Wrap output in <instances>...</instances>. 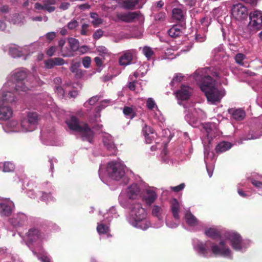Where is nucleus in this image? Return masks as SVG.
Here are the masks:
<instances>
[{
	"label": "nucleus",
	"instance_id": "obj_1",
	"mask_svg": "<svg viewBox=\"0 0 262 262\" xmlns=\"http://www.w3.org/2000/svg\"><path fill=\"white\" fill-rule=\"evenodd\" d=\"M210 71L209 68H205L195 71V78L200 80V88L205 93L208 101L212 103L219 102L222 98L225 95L226 92L224 89L218 88L215 81L213 80L211 76L206 75Z\"/></svg>",
	"mask_w": 262,
	"mask_h": 262
},
{
	"label": "nucleus",
	"instance_id": "obj_2",
	"mask_svg": "<svg viewBox=\"0 0 262 262\" xmlns=\"http://www.w3.org/2000/svg\"><path fill=\"white\" fill-rule=\"evenodd\" d=\"M27 76V72L23 69H18L15 71L12 75V79L9 80L3 86L2 96L9 101H14L16 99L15 92L28 90L24 80Z\"/></svg>",
	"mask_w": 262,
	"mask_h": 262
},
{
	"label": "nucleus",
	"instance_id": "obj_3",
	"mask_svg": "<svg viewBox=\"0 0 262 262\" xmlns=\"http://www.w3.org/2000/svg\"><path fill=\"white\" fill-rule=\"evenodd\" d=\"M194 249L200 255L205 257H210L212 254L226 257L230 256L231 254L230 250L225 246L223 242L220 243V246L212 245L209 241L205 243L198 242L194 245Z\"/></svg>",
	"mask_w": 262,
	"mask_h": 262
},
{
	"label": "nucleus",
	"instance_id": "obj_4",
	"mask_svg": "<svg viewBox=\"0 0 262 262\" xmlns=\"http://www.w3.org/2000/svg\"><path fill=\"white\" fill-rule=\"evenodd\" d=\"M130 213L127 217L128 223L133 226L145 230L151 224L147 219V213L140 203H134L130 205Z\"/></svg>",
	"mask_w": 262,
	"mask_h": 262
},
{
	"label": "nucleus",
	"instance_id": "obj_5",
	"mask_svg": "<svg viewBox=\"0 0 262 262\" xmlns=\"http://www.w3.org/2000/svg\"><path fill=\"white\" fill-rule=\"evenodd\" d=\"M66 123L71 130L79 133L83 140L92 142L94 133L86 124L79 122L78 119L73 116L66 121Z\"/></svg>",
	"mask_w": 262,
	"mask_h": 262
},
{
	"label": "nucleus",
	"instance_id": "obj_6",
	"mask_svg": "<svg viewBox=\"0 0 262 262\" xmlns=\"http://www.w3.org/2000/svg\"><path fill=\"white\" fill-rule=\"evenodd\" d=\"M124 165L121 162L111 161L106 166L108 176L112 179L119 181L125 176Z\"/></svg>",
	"mask_w": 262,
	"mask_h": 262
},
{
	"label": "nucleus",
	"instance_id": "obj_7",
	"mask_svg": "<svg viewBox=\"0 0 262 262\" xmlns=\"http://www.w3.org/2000/svg\"><path fill=\"white\" fill-rule=\"evenodd\" d=\"M248 28L251 32H257L262 29V12L255 10L249 14Z\"/></svg>",
	"mask_w": 262,
	"mask_h": 262
},
{
	"label": "nucleus",
	"instance_id": "obj_8",
	"mask_svg": "<svg viewBox=\"0 0 262 262\" xmlns=\"http://www.w3.org/2000/svg\"><path fill=\"white\" fill-rule=\"evenodd\" d=\"M226 237L231 244V246L236 251H242L246 249L247 242L243 241L239 234L234 232H228L226 234Z\"/></svg>",
	"mask_w": 262,
	"mask_h": 262
},
{
	"label": "nucleus",
	"instance_id": "obj_9",
	"mask_svg": "<svg viewBox=\"0 0 262 262\" xmlns=\"http://www.w3.org/2000/svg\"><path fill=\"white\" fill-rule=\"evenodd\" d=\"M15 99L14 102H15ZM13 101H9L6 98L2 96V90L0 94V120H6L9 119L12 115V109L8 106V103H12Z\"/></svg>",
	"mask_w": 262,
	"mask_h": 262
},
{
	"label": "nucleus",
	"instance_id": "obj_10",
	"mask_svg": "<svg viewBox=\"0 0 262 262\" xmlns=\"http://www.w3.org/2000/svg\"><path fill=\"white\" fill-rule=\"evenodd\" d=\"M231 14L236 19L241 20L247 17L248 10L243 4H236L233 5L231 8Z\"/></svg>",
	"mask_w": 262,
	"mask_h": 262
},
{
	"label": "nucleus",
	"instance_id": "obj_11",
	"mask_svg": "<svg viewBox=\"0 0 262 262\" xmlns=\"http://www.w3.org/2000/svg\"><path fill=\"white\" fill-rule=\"evenodd\" d=\"M14 208V204L9 200L0 203V215L1 216H10Z\"/></svg>",
	"mask_w": 262,
	"mask_h": 262
},
{
	"label": "nucleus",
	"instance_id": "obj_12",
	"mask_svg": "<svg viewBox=\"0 0 262 262\" xmlns=\"http://www.w3.org/2000/svg\"><path fill=\"white\" fill-rule=\"evenodd\" d=\"M138 17L136 12L117 13L116 14V21H121L125 23H131Z\"/></svg>",
	"mask_w": 262,
	"mask_h": 262
},
{
	"label": "nucleus",
	"instance_id": "obj_13",
	"mask_svg": "<svg viewBox=\"0 0 262 262\" xmlns=\"http://www.w3.org/2000/svg\"><path fill=\"white\" fill-rule=\"evenodd\" d=\"M192 93V90L189 86L183 85L176 92V95L179 100H186L189 98Z\"/></svg>",
	"mask_w": 262,
	"mask_h": 262
},
{
	"label": "nucleus",
	"instance_id": "obj_14",
	"mask_svg": "<svg viewBox=\"0 0 262 262\" xmlns=\"http://www.w3.org/2000/svg\"><path fill=\"white\" fill-rule=\"evenodd\" d=\"M27 239L30 243L44 239L42 234L37 229H30L26 234Z\"/></svg>",
	"mask_w": 262,
	"mask_h": 262
},
{
	"label": "nucleus",
	"instance_id": "obj_15",
	"mask_svg": "<svg viewBox=\"0 0 262 262\" xmlns=\"http://www.w3.org/2000/svg\"><path fill=\"white\" fill-rule=\"evenodd\" d=\"M27 220V217L25 214L18 212L10 219V222L13 226L17 227L22 226Z\"/></svg>",
	"mask_w": 262,
	"mask_h": 262
},
{
	"label": "nucleus",
	"instance_id": "obj_16",
	"mask_svg": "<svg viewBox=\"0 0 262 262\" xmlns=\"http://www.w3.org/2000/svg\"><path fill=\"white\" fill-rule=\"evenodd\" d=\"M142 132L145 138V141L148 144L151 143L157 136L153 129L146 124L143 127Z\"/></svg>",
	"mask_w": 262,
	"mask_h": 262
},
{
	"label": "nucleus",
	"instance_id": "obj_17",
	"mask_svg": "<svg viewBox=\"0 0 262 262\" xmlns=\"http://www.w3.org/2000/svg\"><path fill=\"white\" fill-rule=\"evenodd\" d=\"M103 142L106 148L111 152V154H115L116 147L114 143L112 137L110 135H106L104 136Z\"/></svg>",
	"mask_w": 262,
	"mask_h": 262
},
{
	"label": "nucleus",
	"instance_id": "obj_18",
	"mask_svg": "<svg viewBox=\"0 0 262 262\" xmlns=\"http://www.w3.org/2000/svg\"><path fill=\"white\" fill-rule=\"evenodd\" d=\"M126 194L130 199H136L140 195V189L139 186L133 184L127 188Z\"/></svg>",
	"mask_w": 262,
	"mask_h": 262
},
{
	"label": "nucleus",
	"instance_id": "obj_19",
	"mask_svg": "<svg viewBox=\"0 0 262 262\" xmlns=\"http://www.w3.org/2000/svg\"><path fill=\"white\" fill-rule=\"evenodd\" d=\"M21 127L22 132H28L33 131L36 128L37 126L26 118L21 121Z\"/></svg>",
	"mask_w": 262,
	"mask_h": 262
},
{
	"label": "nucleus",
	"instance_id": "obj_20",
	"mask_svg": "<svg viewBox=\"0 0 262 262\" xmlns=\"http://www.w3.org/2000/svg\"><path fill=\"white\" fill-rule=\"evenodd\" d=\"M21 127L22 132H28L33 131L36 128L37 126L26 118L21 121Z\"/></svg>",
	"mask_w": 262,
	"mask_h": 262
},
{
	"label": "nucleus",
	"instance_id": "obj_21",
	"mask_svg": "<svg viewBox=\"0 0 262 262\" xmlns=\"http://www.w3.org/2000/svg\"><path fill=\"white\" fill-rule=\"evenodd\" d=\"M4 129L6 132H21V124H19L15 120H11L7 123L5 127H4Z\"/></svg>",
	"mask_w": 262,
	"mask_h": 262
},
{
	"label": "nucleus",
	"instance_id": "obj_22",
	"mask_svg": "<svg viewBox=\"0 0 262 262\" xmlns=\"http://www.w3.org/2000/svg\"><path fill=\"white\" fill-rule=\"evenodd\" d=\"M228 112L236 120H242L245 117V113L242 109L230 108L228 110Z\"/></svg>",
	"mask_w": 262,
	"mask_h": 262
},
{
	"label": "nucleus",
	"instance_id": "obj_23",
	"mask_svg": "<svg viewBox=\"0 0 262 262\" xmlns=\"http://www.w3.org/2000/svg\"><path fill=\"white\" fill-rule=\"evenodd\" d=\"M203 130L208 138H212L215 134V124L206 123L202 125Z\"/></svg>",
	"mask_w": 262,
	"mask_h": 262
},
{
	"label": "nucleus",
	"instance_id": "obj_24",
	"mask_svg": "<svg viewBox=\"0 0 262 262\" xmlns=\"http://www.w3.org/2000/svg\"><path fill=\"white\" fill-rule=\"evenodd\" d=\"M171 209L172 215L174 219L179 220L180 219L179 214L180 210V204L177 199H173L172 200L171 203Z\"/></svg>",
	"mask_w": 262,
	"mask_h": 262
},
{
	"label": "nucleus",
	"instance_id": "obj_25",
	"mask_svg": "<svg viewBox=\"0 0 262 262\" xmlns=\"http://www.w3.org/2000/svg\"><path fill=\"white\" fill-rule=\"evenodd\" d=\"M9 54L13 57H19L23 55L21 48L19 47L13 45L9 47Z\"/></svg>",
	"mask_w": 262,
	"mask_h": 262
},
{
	"label": "nucleus",
	"instance_id": "obj_26",
	"mask_svg": "<svg viewBox=\"0 0 262 262\" xmlns=\"http://www.w3.org/2000/svg\"><path fill=\"white\" fill-rule=\"evenodd\" d=\"M185 219L187 224L190 226L194 227L199 224L197 219L189 211L186 212Z\"/></svg>",
	"mask_w": 262,
	"mask_h": 262
},
{
	"label": "nucleus",
	"instance_id": "obj_27",
	"mask_svg": "<svg viewBox=\"0 0 262 262\" xmlns=\"http://www.w3.org/2000/svg\"><path fill=\"white\" fill-rule=\"evenodd\" d=\"M133 59V55L129 52H126L122 55L119 59V63L121 66H127L130 63Z\"/></svg>",
	"mask_w": 262,
	"mask_h": 262
},
{
	"label": "nucleus",
	"instance_id": "obj_28",
	"mask_svg": "<svg viewBox=\"0 0 262 262\" xmlns=\"http://www.w3.org/2000/svg\"><path fill=\"white\" fill-rule=\"evenodd\" d=\"M183 27L180 25H174L168 30V34L172 37L179 36L182 32Z\"/></svg>",
	"mask_w": 262,
	"mask_h": 262
},
{
	"label": "nucleus",
	"instance_id": "obj_29",
	"mask_svg": "<svg viewBox=\"0 0 262 262\" xmlns=\"http://www.w3.org/2000/svg\"><path fill=\"white\" fill-rule=\"evenodd\" d=\"M231 147L232 144L230 142L224 141L217 144L215 150L217 152H223L229 150Z\"/></svg>",
	"mask_w": 262,
	"mask_h": 262
},
{
	"label": "nucleus",
	"instance_id": "obj_30",
	"mask_svg": "<svg viewBox=\"0 0 262 262\" xmlns=\"http://www.w3.org/2000/svg\"><path fill=\"white\" fill-rule=\"evenodd\" d=\"M204 233L206 236L212 238H217L220 235V231L214 228L206 229Z\"/></svg>",
	"mask_w": 262,
	"mask_h": 262
},
{
	"label": "nucleus",
	"instance_id": "obj_31",
	"mask_svg": "<svg viewBox=\"0 0 262 262\" xmlns=\"http://www.w3.org/2000/svg\"><path fill=\"white\" fill-rule=\"evenodd\" d=\"M138 3V0H124L122 2V6L126 9H133Z\"/></svg>",
	"mask_w": 262,
	"mask_h": 262
},
{
	"label": "nucleus",
	"instance_id": "obj_32",
	"mask_svg": "<svg viewBox=\"0 0 262 262\" xmlns=\"http://www.w3.org/2000/svg\"><path fill=\"white\" fill-rule=\"evenodd\" d=\"M68 46L73 53L78 50L79 47V42L77 39L74 38H69L68 39Z\"/></svg>",
	"mask_w": 262,
	"mask_h": 262
},
{
	"label": "nucleus",
	"instance_id": "obj_33",
	"mask_svg": "<svg viewBox=\"0 0 262 262\" xmlns=\"http://www.w3.org/2000/svg\"><path fill=\"white\" fill-rule=\"evenodd\" d=\"M172 17L176 20H181L184 17L183 11L180 8H174L172 10Z\"/></svg>",
	"mask_w": 262,
	"mask_h": 262
},
{
	"label": "nucleus",
	"instance_id": "obj_34",
	"mask_svg": "<svg viewBox=\"0 0 262 262\" xmlns=\"http://www.w3.org/2000/svg\"><path fill=\"white\" fill-rule=\"evenodd\" d=\"M90 16L92 18H93V20L92 21V24L95 27H98L100 24H101L103 22L102 19L99 17L97 13L95 12L90 13Z\"/></svg>",
	"mask_w": 262,
	"mask_h": 262
},
{
	"label": "nucleus",
	"instance_id": "obj_35",
	"mask_svg": "<svg viewBox=\"0 0 262 262\" xmlns=\"http://www.w3.org/2000/svg\"><path fill=\"white\" fill-rule=\"evenodd\" d=\"M163 212V209L162 207L155 205L152 209V215L156 216L159 220L162 219L161 215Z\"/></svg>",
	"mask_w": 262,
	"mask_h": 262
},
{
	"label": "nucleus",
	"instance_id": "obj_36",
	"mask_svg": "<svg viewBox=\"0 0 262 262\" xmlns=\"http://www.w3.org/2000/svg\"><path fill=\"white\" fill-rule=\"evenodd\" d=\"M61 56L63 57H72L74 56V53L71 50V48L68 46V43L64 46L62 49H60Z\"/></svg>",
	"mask_w": 262,
	"mask_h": 262
},
{
	"label": "nucleus",
	"instance_id": "obj_37",
	"mask_svg": "<svg viewBox=\"0 0 262 262\" xmlns=\"http://www.w3.org/2000/svg\"><path fill=\"white\" fill-rule=\"evenodd\" d=\"M34 8L35 9L37 10H45L49 13L52 12L54 11L55 10V7H47L43 3L42 5H41L38 3H36L35 4Z\"/></svg>",
	"mask_w": 262,
	"mask_h": 262
},
{
	"label": "nucleus",
	"instance_id": "obj_38",
	"mask_svg": "<svg viewBox=\"0 0 262 262\" xmlns=\"http://www.w3.org/2000/svg\"><path fill=\"white\" fill-rule=\"evenodd\" d=\"M157 195L154 191L148 190L147 191V196H146L145 200L148 204L150 205L155 201Z\"/></svg>",
	"mask_w": 262,
	"mask_h": 262
},
{
	"label": "nucleus",
	"instance_id": "obj_39",
	"mask_svg": "<svg viewBox=\"0 0 262 262\" xmlns=\"http://www.w3.org/2000/svg\"><path fill=\"white\" fill-rule=\"evenodd\" d=\"M142 53L148 60L150 59L154 54L152 49L148 46H144L142 48Z\"/></svg>",
	"mask_w": 262,
	"mask_h": 262
},
{
	"label": "nucleus",
	"instance_id": "obj_40",
	"mask_svg": "<svg viewBox=\"0 0 262 262\" xmlns=\"http://www.w3.org/2000/svg\"><path fill=\"white\" fill-rule=\"evenodd\" d=\"M26 118L35 124V125H37L39 118L38 115L36 113L30 112L27 114Z\"/></svg>",
	"mask_w": 262,
	"mask_h": 262
},
{
	"label": "nucleus",
	"instance_id": "obj_41",
	"mask_svg": "<svg viewBox=\"0 0 262 262\" xmlns=\"http://www.w3.org/2000/svg\"><path fill=\"white\" fill-rule=\"evenodd\" d=\"M123 112L127 117L130 119H133L136 116V113L130 107L125 106L123 108Z\"/></svg>",
	"mask_w": 262,
	"mask_h": 262
},
{
	"label": "nucleus",
	"instance_id": "obj_42",
	"mask_svg": "<svg viewBox=\"0 0 262 262\" xmlns=\"http://www.w3.org/2000/svg\"><path fill=\"white\" fill-rule=\"evenodd\" d=\"M15 169V166L13 163L10 162H6L4 164L3 171L11 172Z\"/></svg>",
	"mask_w": 262,
	"mask_h": 262
},
{
	"label": "nucleus",
	"instance_id": "obj_43",
	"mask_svg": "<svg viewBox=\"0 0 262 262\" xmlns=\"http://www.w3.org/2000/svg\"><path fill=\"white\" fill-rule=\"evenodd\" d=\"M23 17L18 14L13 15L11 22L14 25H20L23 23Z\"/></svg>",
	"mask_w": 262,
	"mask_h": 262
},
{
	"label": "nucleus",
	"instance_id": "obj_44",
	"mask_svg": "<svg viewBox=\"0 0 262 262\" xmlns=\"http://www.w3.org/2000/svg\"><path fill=\"white\" fill-rule=\"evenodd\" d=\"M100 96L96 95L92 97L91 98L89 99V100L84 103V105L85 107L87 106V104L90 105H94L100 98Z\"/></svg>",
	"mask_w": 262,
	"mask_h": 262
},
{
	"label": "nucleus",
	"instance_id": "obj_45",
	"mask_svg": "<svg viewBox=\"0 0 262 262\" xmlns=\"http://www.w3.org/2000/svg\"><path fill=\"white\" fill-rule=\"evenodd\" d=\"M97 230L99 234H105L107 232L108 227L102 224H99L97 226Z\"/></svg>",
	"mask_w": 262,
	"mask_h": 262
},
{
	"label": "nucleus",
	"instance_id": "obj_46",
	"mask_svg": "<svg viewBox=\"0 0 262 262\" xmlns=\"http://www.w3.org/2000/svg\"><path fill=\"white\" fill-rule=\"evenodd\" d=\"M146 106L150 110H152L155 107L158 108L155 100L152 98L147 99L146 101Z\"/></svg>",
	"mask_w": 262,
	"mask_h": 262
},
{
	"label": "nucleus",
	"instance_id": "obj_47",
	"mask_svg": "<svg viewBox=\"0 0 262 262\" xmlns=\"http://www.w3.org/2000/svg\"><path fill=\"white\" fill-rule=\"evenodd\" d=\"M245 58V56L242 53H238L235 56V60L237 63L243 65V61Z\"/></svg>",
	"mask_w": 262,
	"mask_h": 262
},
{
	"label": "nucleus",
	"instance_id": "obj_48",
	"mask_svg": "<svg viewBox=\"0 0 262 262\" xmlns=\"http://www.w3.org/2000/svg\"><path fill=\"white\" fill-rule=\"evenodd\" d=\"M45 67L46 69H50L53 68L54 66V63L52 58H50L45 60Z\"/></svg>",
	"mask_w": 262,
	"mask_h": 262
},
{
	"label": "nucleus",
	"instance_id": "obj_49",
	"mask_svg": "<svg viewBox=\"0 0 262 262\" xmlns=\"http://www.w3.org/2000/svg\"><path fill=\"white\" fill-rule=\"evenodd\" d=\"M91 62V58L89 56L84 57L82 58V64L85 68H89Z\"/></svg>",
	"mask_w": 262,
	"mask_h": 262
},
{
	"label": "nucleus",
	"instance_id": "obj_50",
	"mask_svg": "<svg viewBox=\"0 0 262 262\" xmlns=\"http://www.w3.org/2000/svg\"><path fill=\"white\" fill-rule=\"evenodd\" d=\"M78 26V21L75 19H73L70 21L68 25V28L70 30H73L76 28Z\"/></svg>",
	"mask_w": 262,
	"mask_h": 262
},
{
	"label": "nucleus",
	"instance_id": "obj_51",
	"mask_svg": "<svg viewBox=\"0 0 262 262\" xmlns=\"http://www.w3.org/2000/svg\"><path fill=\"white\" fill-rule=\"evenodd\" d=\"M80 66V62H76L75 63H72L71 67H70V71L71 72L74 73L75 72H77L79 70V68Z\"/></svg>",
	"mask_w": 262,
	"mask_h": 262
},
{
	"label": "nucleus",
	"instance_id": "obj_52",
	"mask_svg": "<svg viewBox=\"0 0 262 262\" xmlns=\"http://www.w3.org/2000/svg\"><path fill=\"white\" fill-rule=\"evenodd\" d=\"M89 27V25L88 24H83L81 26V28L80 30V34L82 35H86L88 34V28Z\"/></svg>",
	"mask_w": 262,
	"mask_h": 262
},
{
	"label": "nucleus",
	"instance_id": "obj_53",
	"mask_svg": "<svg viewBox=\"0 0 262 262\" xmlns=\"http://www.w3.org/2000/svg\"><path fill=\"white\" fill-rule=\"evenodd\" d=\"M56 93H57L58 96L60 98H62L64 95V91L60 86H56Z\"/></svg>",
	"mask_w": 262,
	"mask_h": 262
},
{
	"label": "nucleus",
	"instance_id": "obj_54",
	"mask_svg": "<svg viewBox=\"0 0 262 262\" xmlns=\"http://www.w3.org/2000/svg\"><path fill=\"white\" fill-rule=\"evenodd\" d=\"M183 78V76L181 74H177L173 78L172 80L171 81V84L173 85L174 82H180Z\"/></svg>",
	"mask_w": 262,
	"mask_h": 262
},
{
	"label": "nucleus",
	"instance_id": "obj_55",
	"mask_svg": "<svg viewBox=\"0 0 262 262\" xmlns=\"http://www.w3.org/2000/svg\"><path fill=\"white\" fill-rule=\"evenodd\" d=\"M103 33L101 29H98L93 34V38L95 39H98L102 36Z\"/></svg>",
	"mask_w": 262,
	"mask_h": 262
},
{
	"label": "nucleus",
	"instance_id": "obj_56",
	"mask_svg": "<svg viewBox=\"0 0 262 262\" xmlns=\"http://www.w3.org/2000/svg\"><path fill=\"white\" fill-rule=\"evenodd\" d=\"M55 66H62L64 64V60L60 57L52 58Z\"/></svg>",
	"mask_w": 262,
	"mask_h": 262
},
{
	"label": "nucleus",
	"instance_id": "obj_57",
	"mask_svg": "<svg viewBox=\"0 0 262 262\" xmlns=\"http://www.w3.org/2000/svg\"><path fill=\"white\" fill-rule=\"evenodd\" d=\"M111 102V101L110 99L103 100L100 102L99 107H100L101 109L104 108L106 107Z\"/></svg>",
	"mask_w": 262,
	"mask_h": 262
},
{
	"label": "nucleus",
	"instance_id": "obj_58",
	"mask_svg": "<svg viewBox=\"0 0 262 262\" xmlns=\"http://www.w3.org/2000/svg\"><path fill=\"white\" fill-rule=\"evenodd\" d=\"M185 185L184 183H182L178 186L175 187H171V189L175 192H179L181 190L183 189L185 187Z\"/></svg>",
	"mask_w": 262,
	"mask_h": 262
},
{
	"label": "nucleus",
	"instance_id": "obj_59",
	"mask_svg": "<svg viewBox=\"0 0 262 262\" xmlns=\"http://www.w3.org/2000/svg\"><path fill=\"white\" fill-rule=\"evenodd\" d=\"M183 1L186 6L192 7L195 5L196 0H183Z\"/></svg>",
	"mask_w": 262,
	"mask_h": 262
},
{
	"label": "nucleus",
	"instance_id": "obj_60",
	"mask_svg": "<svg viewBox=\"0 0 262 262\" xmlns=\"http://www.w3.org/2000/svg\"><path fill=\"white\" fill-rule=\"evenodd\" d=\"M56 47H54V46H52V47H51L47 51V54L49 56H52L54 55V53L56 51Z\"/></svg>",
	"mask_w": 262,
	"mask_h": 262
},
{
	"label": "nucleus",
	"instance_id": "obj_61",
	"mask_svg": "<svg viewBox=\"0 0 262 262\" xmlns=\"http://www.w3.org/2000/svg\"><path fill=\"white\" fill-rule=\"evenodd\" d=\"M70 6V4L69 3L63 2L60 4L59 8L62 10H66L69 8Z\"/></svg>",
	"mask_w": 262,
	"mask_h": 262
},
{
	"label": "nucleus",
	"instance_id": "obj_62",
	"mask_svg": "<svg viewBox=\"0 0 262 262\" xmlns=\"http://www.w3.org/2000/svg\"><path fill=\"white\" fill-rule=\"evenodd\" d=\"M41 199L45 201H48L49 200H52V198L50 195V194H48L46 193H42V195L41 196Z\"/></svg>",
	"mask_w": 262,
	"mask_h": 262
},
{
	"label": "nucleus",
	"instance_id": "obj_63",
	"mask_svg": "<svg viewBox=\"0 0 262 262\" xmlns=\"http://www.w3.org/2000/svg\"><path fill=\"white\" fill-rule=\"evenodd\" d=\"M43 3L47 7H52L51 5H53L55 4L56 1L55 0H43Z\"/></svg>",
	"mask_w": 262,
	"mask_h": 262
},
{
	"label": "nucleus",
	"instance_id": "obj_64",
	"mask_svg": "<svg viewBox=\"0 0 262 262\" xmlns=\"http://www.w3.org/2000/svg\"><path fill=\"white\" fill-rule=\"evenodd\" d=\"M251 183L254 186L262 189V182L256 180H252Z\"/></svg>",
	"mask_w": 262,
	"mask_h": 262
}]
</instances>
